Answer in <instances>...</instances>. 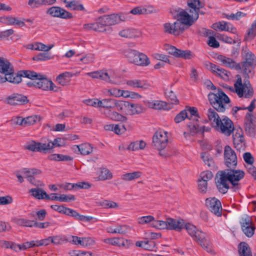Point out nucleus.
Wrapping results in <instances>:
<instances>
[{"label": "nucleus", "mask_w": 256, "mask_h": 256, "mask_svg": "<svg viewBox=\"0 0 256 256\" xmlns=\"http://www.w3.org/2000/svg\"><path fill=\"white\" fill-rule=\"evenodd\" d=\"M124 110H126V114L134 115L142 113L144 112V108L141 105L131 104L126 101Z\"/></svg>", "instance_id": "19"}, {"label": "nucleus", "mask_w": 256, "mask_h": 256, "mask_svg": "<svg viewBox=\"0 0 256 256\" xmlns=\"http://www.w3.org/2000/svg\"><path fill=\"white\" fill-rule=\"evenodd\" d=\"M123 54L130 62L136 65L146 66L150 64L148 58L145 54L136 50L127 48L124 50Z\"/></svg>", "instance_id": "8"}, {"label": "nucleus", "mask_w": 256, "mask_h": 256, "mask_svg": "<svg viewBox=\"0 0 256 256\" xmlns=\"http://www.w3.org/2000/svg\"><path fill=\"white\" fill-rule=\"evenodd\" d=\"M146 146V143L141 140L131 142L128 146V149L132 150H136L144 149Z\"/></svg>", "instance_id": "34"}, {"label": "nucleus", "mask_w": 256, "mask_h": 256, "mask_svg": "<svg viewBox=\"0 0 256 256\" xmlns=\"http://www.w3.org/2000/svg\"><path fill=\"white\" fill-rule=\"evenodd\" d=\"M241 54L243 60V61L241 62L242 66L240 63H236L232 58L222 55H219L217 58V60L220 62L225 66L237 70H240L242 66L244 78L248 79L250 76L252 77L254 76V68L256 66V57L246 48L242 49Z\"/></svg>", "instance_id": "3"}, {"label": "nucleus", "mask_w": 256, "mask_h": 256, "mask_svg": "<svg viewBox=\"0 0 256 256\" xmlns=\"http://www.w3.org/2000/svg\"><path fill=\"white\" fill-rule=\"evenodd\" d=\"M150 226L158 229L174 230L180 231L184 227L183 224L178 220L172 218H166V221L153 220Z\"/></svg>", "instance_id": "10"}, {"label": "nucleus", "mask_w": 256, "mask_h": 256, "mask_svg": "<svg viewBox=\"0 0 256 256\" xmlns=\"http://www.w3.org/2000/svg\"><path fill=\"white\" fill-rule=\"evenodd\" d=\"M76 199L74 195H66V194H60L59 196L60 202H68L70 201H74Z\"/></svg>", "instance_id": "53"}, {"label": "nucleus", "mask_w": 256, "mask_h": 256, "mask_svg": "<svg viewBox=\"0 0 256 256\" xmlns=\"http://www.w3.org/2000/svg\"><path fill=\"white\" fill-rule=\"evenodd\" d=\"M51 240L52 243L56 245L62 244L66 241L59 236H51Z\"/></svg>", "instance_id": "59"}, {"label": "nucleus", "mask_w": 256, "mask_h": 256, "mask_svg": "<svg viewBox=\"0 0 256 256\" xmlns=\"http://www.w3.org/2000/svg\"><path fill=\"white\" fill-rule=\"evenodd\" d=\"M208 98L213 108L219 112H224L226 109L224 104L230 102L228 96L221 88H218L216 94L210 92L208 94Z\"/></svg>", "instance_id": "6"}, {"label": "nucleus", "mask_w": 256, "mask_h": 256, "mask_svg": "<svg viewBox=\"0 0 256 256\" xmlns=\"http://www.w3.org/2000/svg\"><path fill=\"white\" fill-rule=\"evenodd\" d=\"M114 99L113 98H105L102 100H100L97 104H98V107H102L104 108H114Z\"/></svg>", "instance_id": "31"}, {"label": "nucleus", "mask_w": 256, "mask_h": 256, "mask_svg": "<svg viewBox=\"0 0 256 256\" xmlns=\"http://www.w3.org/2000/svg\"><path fill=\"white\" fill-rule=\"evenodd\" d=\"M100 205L105 208H116L118 207V204L112 201L104 200L100 203Z\"/></svg>", "instance_id": "50"}, {"label": "nucleus", "mask_w": 256, "mask_h": 256, "mask_svg": "<svg viewBox=\"0 0 256 256\" xmlns=\"http://www.w3.org/2000/svg\"><path fill=\"white\" fill-rule=\"evenodd\" d=\"M244 130L246 134L251 138L256 136V118L250 112H248L245 116Z\"/></svg>", "instance_id": "12"}, {"label": "nucleus", "mask_w": 256, "mask_h": 256, "mask_svg": "<svg viewBox=\"0 0 256 256\" xmlns=\"http://www.w3.org/2000/svg\"><path fill=\"white\" fill-rule=\"evenodd\" d=\"M108 232L112 234H125L127 232V228L126 226H118L116 228H108Z\"/></svg>", "instance_id": "43"}, {"label": "nucleus", "mask_w": 256, "mask_h": 256, "mask_svg": "<svg viewBox=\"0 0 256 256\" xmlns=\"http://www.w3.org/2000/svg\"><path fill=\"white\" fill-rule=\"evenodd\" d=\"M0 73L12 78L14 75V69L12 64L3 57H0Z\"/></svg>", "instance_id": "17"}, {"label": "nucleus", "mask_w": 256, "mask_h": 256, "mask_svg": "<svg viewBox=\"0 0 256 256\" xmlns=\"http://www.w3.org/2000/svg\"><path fill=\"white\" fill-rule=\"evenodd\" d=\"M67 8H70L74 10L82 11L84 10L85 8L82 4H79L78 1L72 0L66 5Z\"/></svg>", "instance_id": "33"}, {"label": "nucleus", "mask_w": 256, "mask_h": 256, "mask_svg": "<svg viewBox=\"0 0 256 256\" xmlns=\"http://www.w3.org/2000/svg\"><path fill=\"white\" fill-rule=\"evenodd\" d=\"M243 158L245 162L250 166H252L254 162V158L249 152H246L243 154Z\"/></svg>", "instance_id": "47"}, {"label": "nucleus", "mask_w": 256, "mask_h": 256, "mask_svg": "<svg viewBox=\"0 0 256 256\" xmlns=\"http://www.w3.org/2000/svg\"><path fill=\"white\" fill-rule=\"evenodd\" d=\"M28 102L26 96L18 94H13L8 96L5 100L7 104L11 106L24 104Z\"/></svg>", "instance_id": "16"}, {"label": "nucleus", "mask_w": 256, "mask_h": 256, "mask_svg": "<svg viewBox=\"0 0 256 256\" xmlns=\"http://www.w3.org/2000/svg\"><path fill=\"white\" fill-rule=\"evenodd\" d=\"M76 189H88L91 187V184L88 182H79L76 184H74Z\"/></svg>", "instance_id": "61"}, {"label": "nucleus", "mask_w": 256, "mask_h": 256, "mask_svg": "<svg viewBox=\"0 0 256 256\" xmlns=\"http://www.w3.org/2000/svg\"><path fill=\"white\" fill-rule=\"evenodd\" d=\"M186 118L190 120V122L187 124V126L192 135L197 134V132L200 131L198 119L190 118L188 115L186 110H182L176 116L174 120L176 123H179L184 120Z\"/></svg>", "instance_id": "11"}, {"label": "nucleus", "mask_w": 256, "mask_h": 256, "mask_svg": "<svg viewBox=\"0 0 256 256\" xmlns=\"http://www.w3.org/2000/svg\"><path fill=\"white\" fill-rule=\"evenodd\" d=\"M104 114L108 118L114 121L126 122L128 120V118L126 116L115 111L109 110L107 112H105Z\"/></svg>", "instance_id": "21"}, {"label": "nucleus", "mask_w": 256, "mask_h": 256, "mask_svg": "<svg viewBox=\"0 0 256 256\" xmlns=\"http://www.w3.org/2000/svg\"><path fill=\"white\" fill-rule=\"evenodd\" d=\"M236 78H237L236 82L234 84L235 91L240 98H242L244 96V88H242V78L239 74H237Z\"/></svg>", "instance_id": "27"}, {"label": "nucleus", "mask_w": 256, "mask_h": 256, "mask_svg": "<svg viewBox=\"0 0 256 256\" xmlns=\"http://www.w3.org/2000/svg\"><path fill=\"white\" fill-rule=\"evenodd\" d=\"M122 96L126 98H140L142 97L138 93L128 90H123Z\"/></svg>", "instance_id": "46"}, {"label": "nucleus", "mask_w": 256, "mask_h": 256, "mask_svg": "<svg viewBox=\"0 0 256 256\" xmlns=\"http://www.w3.org/2000/svg\"><path fill=\"white\" fill-rule=\"evenodd\" d=\"M242 220L241 227L242 232L246 236L251 238L254 234L256 228L252 225L250 218L246 216L244 218H243Z\"/></svg>", "instance_id": "18"}, {"label": "nucleus", "mask_w": 256, "mask_h": 256, "mask_svg": "<svg viewBox=\"0 0 256 256\" xmlns=\"http://www.w3.org/2000/svg\"><path fill=\"white\" fill-rule=\"evenodd\" d=\"M17 76L19 78L20 80H18L17 82H12L14 84H18L22 81V77L27 78L30 79H32V72L30 70H20L19 71L18 74H14V75L12 76V78L14 79H16L17 78Z\"/></svg>", "instance_id": "29"}, {"label": "nucleus", "mask_w": 256, "mask_h": 256, "mask_svg": "<svg viewBox=\"0 0 256 256\" xmlns=\"http://www.w3.org/2000/svg\"><path fill=\"white\" fill-rule=\"evenodd\" d=\"M238 252L240 256H252L250 248L246 242H241L238 244Z\"/></svg>", "instance_id": "22"}, {"label": "nucleus", "mask_w": 256, "mask_h": 256, "mask_svg": "<svg viewBox=\"0 0 256 256\" xmlns=\"http://www.w3.org/2000/svg\"><path fill=\"white\" fill-rule=\"evenodd\" d=\"M216 110L212 108L208 110L207 116L208 120H206V122L208 121L212 122V126L216 130L226 136H230L234 130L232 120L226 116L222 120Z\"/></svg>", "instance_id": "4"}, {"label": "nucleus", "mask_w": 256, "mask_h": 256, "mask_svg": "<svg viewBox=\"0 0 256 256\" xmlns=\"http://www.w3.org/2000/svg\"><path fill=\"white\" fill-rule=\"evenodd\" d=\"M206 205L208 209L218 216H222V204L216 198H207Z\"/></svg>", "instance_id": "14"}, {"label": "nucleus", "mask_w": 256, "mask_h": 256, "mask_svg": "<svg viewBox=\"0 0 256 256\" xmlns=\"http://www.w3.org/2000/svg\"><path fill=\"white\" fill-rule=\"evenodd\" d=\"M64 144V140L60 138H56L53 142L48 140L47 143L36 142L33 140V152L50 153L54 147H62Z\"/></svg>", "instance_id": "9"}, {"label": "nucleus", "mask_w": 256, "mask_h": 256, "mask_svg": "<svg viewBox=\"0 0 256 256\" xmlns=\"http://www.w3.org/2000/svg\"><path fill=\"white\" fill-rule=\"evenodd\" d=\"M256 100L254 99L250 102V105L248 107H240V106H236L237 110H248L250 112H252L256 108Z\"/></svg>", "instance_id": "56"}, {"label": "nucleus", "mask_w": 256, "mask_h": 256, "mask_svg": "<svg viewBox=\"0 0 256 256\" xmlns=\"http://www.w3.org/2000/svg\"><path fill=\"white\" fill-rule=\"evenodd\" d=\"M147 106L148 108H154L155 110H166L167 103L165 102L156 100L153 102H148Z\"/></svg>", "instance_id": "26"}, {"label": "nucleus", "mask_w": 256, "mask_h": 256, "mask_svg": "<svg viewBox=\"0 0 256 256\" xmlns=\"http://www.w3.org/2000/svg\"><path fill=\"white\" fill-rule=\"evenodd\" d=\"M52 58L48 52H43L38 53V54L33 56V60L35 61H46Z\"/></svg>", "instance_id": "35"}, {"label": "nucleus", "mask_w": 256, "mask_h": 256, "mask_svg": "<svg viewBox=\"0 0 256 256\" xmlns=\"http://www.w3.org/2000/svg\"><path fill=\"white\" fill-rule=\"evenodd\" d=\"M186 108H188L186 111L188 110L190 113V116H188L190 118H192V119H198V118H200L198 114V110L196 108L186 106Z\"/></svg>", "instance_id": "49"}, {"label": "nucleus", "mask_w": 256, "mask_h": 256, "mask_svg": "<svg viewBox=\"0 0 256 256\" xmlns=\"http://www.w3.org/2000/svg\"><path fill=\"white\" fill-rule=\"evenodd\" d=\"M200 35L203 36H216L214 32L212 30H208L205 28H202L200 31Z\"/></svg>", "instance_id": "60"}, {"label": "nucleus", "mask_w": 256, "mask_h": 256, "mask_svg": "<svg viewBox=\"0 0 256 256\" xmlns=\"http://www.w3.org/2000/svg\"><path fill=\"white\" fill-rule=\"evenodd\" d=\"M51 81L45 76L33 71V86L46 90Z\"/></svg>", "instance_id": "13"}, {"label": "nucleus", "mask_w": 256, "mask_h": 256, "mask_svg": "<svg viewBox=\"0 0 256 256\" xmlns=\"http://www.w3.org/2000/svg\"><path fill=\"white\" fill-rule=\"evenodd\" d=\"M201 180H204L208 182V181L212 179L213 174L210 171H206L201 173L200 174Z\"/></svg>", "instance_id": "52"}, {"label": "nucleus", "mask_w": 256, "mask_h": 256, "mask_svg": "<svg viewBox=\"0 0 256 256\" xmlns=\"http://www.w3.org/2000/svg\"><path fill=\"white\" fill-rule=\"evenodd\" d=\"M150 11L143 6H137L132 8L130 13L134 15L145 14L150 13Z\"/></svg>", "instance_id": "38"}, {"label": "nucleus", "mask_w": 256, "mask_h": 256, "mask_svg": "<svg viewBox=\"0 0 256 256\" xmlns=\"http://www.w3.org/2000/svg\"><path fill=\"white\" fill-rule=\"evenodd\" d=\"M126 104V101L114 100V108H116L118 111H122L123 109L124 110Z\"/></svg>", "instance_id": "51"}, {"label": "nucleus", "mask_w": 256, "mask_h": 256, "mask_svg": "<svg viewBox=\"0 0 256 256\" xmlns=\"http://www.w3.org/2000/svg\"><path fill=\"white\" fill-rule=\"evenodd\" d=\"M139 32L134 29L127 28L119 32V35L123 38H133L139 36Z\"/></svg>", "instance_id": "23"}, {"label": "nucleus", "mask_w": 256, "mask_h": 256, "mask_svg": "<svg viewBox=\"0 0 256 256\" xmlns=\"http://www.w3.org/2000/svg\"><path fill=\"white\" fill-rule=\"evenodd\" d=\"M112 176V174L107 168H101L100 174L98 178L100 180H110Z\"/></svg>", "instance_id": "37"}, {"label": "nucleus", "mask_w": 256, "mask_h": 256, "mask_svg": "<svg viewBox=\"0 0 256 256\" xmlns=\"http://www.w3.org/2000/svg\"><path fill=\"white\" fill-rule=\"evenodd\" d=\"M98 79L104 80L106 82H112L111 80V72H108V70H100Z\"/></svg>", "instance_id": "39"}, {"label": "nucleus", "mask_w": 256, "mask_h": 256, "mask_svg": "<svg viewBox=\"0 0 256 256\" xmlns=\"http://www.w3.org/2000/svg\"><path fill=\"white\" fill-rule=\"evenodd\" d=\"M126 84L128 86H132L134 88H138L142 89H148L150 86V84L146 81L140 80H128L126 82Z\"/></svg>", "instance_id": "24"}, {"label": "nucleus", "mask_w": 256, "mask_h": 256, "mask_svg": "<svg viewBox=\"0 0 256 256\" xmlns=\"http://www.w3.org/2000/svg\"><path fill=\"white\" fill-rule=\"evenodd\" d=\"M47 13L54 17L60 18L64 19H70L73 18L70 12L58 6H52L48 8Z\"/></svg>", "instance_id": "15"}, {"label": "nucleus", "mask_w": 256, "mask_h": 256, "mask_svg": "<svg viewBox=\"0 0 256 256\" xmlns=\"http://www.w3.org/2000/svg\"><path fill=\"white\" fill-rule=\"evenodd\" d=\"M102 20V22L104 23L106 27L107 26H110L112 25L116 24H117L116 18H118L116 14H115L104 15L102 16H100Z\"/></svg>", "instance_id": "25"}, {"label": "nucleus", "mask_w": 256, "mask_h": 256, "mask_svg": "<svg viewBox=\"0 0 256 256\" xmlns=\"http://www.w3.org/2000/svg\"><path fill=\"white\" fill-rule=\"evenodd\" d=\"M168 132L156 131L152 137V146L159 151V154L162 157L168 156L169 154L164 150L168 143Z\"/></svg>", "instance_id": "7"}, {"label": "nucleus", "mask_w": 256, "mask_h": 256, "mask_svg": "<svg viewBox=\"0 0 256 256\" xmlns=\"http://www.w3.org/2000/svg\"><path fill=\"white\" fill-rule=\"evenodd\" d=\"M94 243V241L91 238H82V246H92Z\"/></svg>", "instance_id": "63"}, {"label": "nucleus", "mask_w": 256, "mask_h": 256, "mask_svg": "<svg viewBox=\"0 0 256 256\" xmlns=\"http://www.w3.org/2000/svg\"><path fill=\"white\" fill-rule=\"evenodd\" d=\"M142 172L140 171L128 172L121 176V178L124 181L128 182L138 178L142 176Z\"/></svg>", "instance_id": "28"}, {"label": "nucleus", "mask_w": 256, "mask_h": 256, "mask_svg": "<svg viewBox=\"0 0 256 256\" xmlns=\"http://www.w3.org/2000/svg\"><path fill=\"white\" fill-rule=\"evenodd\" d=\"M208 44L209 46L214 48H218L220 46L219 42L214 36H209V40Z\"/></svg>", "instance_id": "58"}, {"label": "nucleus", "mask_w": 256, "mask_h": 256, "mask_svg": "<svg viewBox=\"0 0 256 256\" xmlns=\"http://www.w3.org/2000/svg\"><path fill=\"white\" fill-rule=\"evenodd\" d=\"M224 162L227 168L219 170L216 174L215 184L218 191L226 194L229 189L234 192L240 188L238 182L244 176V172L236 170L238 158L235 152L227 145L224 150Z\"/></svg>", "instance_id": "1"}, {"label": "nucleus", "mask_w": 256, "mask_h": 256, "mask_svg": "<svg viewBox=\"0 0 256 256\" xmlns=\"http://www.w3.org/2000/svg\"><path fill=\"white\" fill-rule=\"evenodd\" d=\"M12 222L16 224L24 226H32V222L30 220H26L24 218H14L12 219Z\"/></svg>", "instance_id": "40"}, {"label": "nucleus", "mask_w": 256, "mask_h": 256, "mask_svg": "<svg viewBox=\"0 0 256 256\" xmlns=\"http://www.w3.org/2000/svg\"><path fill=\"white\" fill-rule=\"evenodd\" d=\"M154 217L152 216H144L140 218L138 220V222L140 224H144L148 223H152Z\"/></svg>", "instance_id": "48"}, {"label": "nucleus", "mask_w": 256, "mask_h": 256, "mask_svg": "<svg viewBox=\"0 0 256 256\" xmlns=\"http://www.w3.org/2000/svg\"><path fill=\"white\" fill-rule=\"evenodd\" d=\"M46 214L47 212L46 210L44 209H42L36 212V220L42 221L44 220Z\"/></svg>", "instance_id": "57"}, {"label": "nucleus", "mask_w": 256, "mask_h": 256, "mask_svg": "<svg viewBox=\"0 0 256 256\" xmlns=\"http://www.w3.org/2000/svg\"><path fill=\"white\" fill-rule=\"evenodd\" d=\"M104 242L106 244H111L113 246H120L122 245L125 246V242L122 239H120L117 238H108L104 240Z\"/></svg>", "instance_id": "36"}, {"label": "nucleus", "mask_w": 256, "mask_h": 256, "mask_svg": "<svg viewBox=\"0 0 256 256\" xmlns=\"http://www.w3.org/2000/svg\"><path fill=\"white\" fill-rule=\"evenodd\" d=\"M52 243L51 236L40 240H33V248L41 246H47Z\"/></svg>", "instance_id": "44"}, {"label": "nucleus", "mask_w": 256, "mask_h": 256, "mask_svg": "<svg viewBox=\"0 0 256 256\" xmlns=\"http://www.w3.org/2000/svg\"><path fill=\"white\" fill-rule=\"evenodd\" d=\"M46 44L40 42H33V50L44 52Z\"/></svg>", "instance_id": "62"}, {"label": "nucleus", "mask_w": 256, "mask_h": 256, "mask_svg": "<svg viewBox=\"0 0 256 256\" xmlns=\"http://www.w3.org/2000/svg\"><path fill=\"white\" fill-rule=\"evenodd\" d=\"M78 150L82 155H87L92 153V148L89 144H84L80 146H75Z\"/></svg>", "instance_id": "32"}, {"label": "nucleus", "mask_w": 256, "mask_h": 256, "mask_svg": "<svg viewBox=\"0 0 256 256\" xmlns=\"http://www.w3.org/2000/svg\"><path fill=\"white\" fill-rule=\"evenodd\" d=\"M12 202V199L10 196H0V205H6L11 204Z\"/></svg>", "instance_id": "64"}, {"label": "nucleus", "mask_w": 256, "mask_h": 256, "mask_svg": "<svg viewBox=\"0 0 256 256\" xmlns=\"http://www.w3.org/2000/svg\"><path fill=\"white\" fill-rule=\"evenodd\" d=\"M165 94L168 98V100L172 104H176L179 103V100L173 91L170 90L168 92H165Z\"/></svg>", "instance_id": "41"}, {"label": "nucleus", "mask_w": 256, "mask_h": 256, "mask_svg": "<svg viewBox=\"0 0 256 256\" xmlns=\"http://www.w3.org/2000/svg\"><path fill=\"white\" fill-rule=\"evenodd\" d=\"M14 20H15V18L10 16L0 18V22L8 25H14Z\"/></svg>", "instance_id": "55"}, {"label": "nucleus", "mask_w": 256, "mask_h": 256, "mask_svg": "<svg viewBox=\"0 0 256 256\" xmlns=\"http://www.w3.org/2000/svg\"><path fill=\"white\" fill-rule=\"evenodd\" d=\"M208 182L204 180H198V189L200 192L205 194L207 191Z\"/></svg>", "instance_id": "54"}, {"label": "nucleus", "mask_w": 256, "mask_h": 256, "mask_svg": "<svg viewBox=\"0 0 256 256\" xmlns=\"http://www.w3.org/2000/svg\"><path fill=\"white\" fill-rule=\"evenodd\" d=\"M84 28L86 30H94L96 32H104L106 30V26L100 17L94 23L88 24L84 25Z\"/></svg>", "instance_id": "20"}, {"label": "nucleus", "mask_w": 256, "mask_h": 256, "mask_svg": "<svg viewBox=\"0 0 256 256\" xmlns=\"http://www.w3.org/2000/svg\"><path fill=\"white\" fill-rule=\"evenodd\" d=\"M33 197L38 200H46L48 194L42 188H33Z\"/></svg>", "instance_id": "30"}, {"label": "nucleus", "mask_w": 256, "mask_h": 256, "mask_svg": "<svg viewBox=\"0 0 256 256\" xmlns=\"http://www.w3.org/2000/svg\"><path fill=\"white\" fill-rule=\"evenodd\" d=\"M176 57L184 59H190L192 57V54L191 51L189 50H184L179 49Z\"/></svg>", "instance_id": "42"}, {"label": "nucleus", "mask_w": 256, "mask_h": 256, "mask_svg": "<svg viewBox=\"0 0 256 256\" xmlns=\"http://www.w3.org/2000/svg\"><path fill=\"white\" fill-rule=\"evenodd\" d=\"M20 172L24 176V178L30 183H32V172L30 169L23 168L20 170Z\"/></svg>", "instance_id": "45"}, {"label": "nucleus", "mask_w": 256, "mask_h": 256, "mask_svg": "<svg viewBox=\"0 0 256 256\" xmlns=\"http://www.w3.org/2000/svg\"><path fill=\"white\" fill-rule=\"evenodd\" d=\"M184 224L185 228L190 235L194 238V240L200 244V246L208 252H212L210 242L206 234L200 230H198L196 228L190 224H184V223L180 221Z\"/></svg>", "instance_id": "5"}, {"label": "nucleus", "mask_w": 256, "mask_h": 256, "mask_svg": "<svg viewBox=\"0 0 256 256\" xmlns=\"http://www.w3.org/2000/svg\"><path fill=\"white\" fill-rule=\"evenodd\" d=\"M187 3L188 8L186 10L190 14L180 8H172L170 12L176 20L174 24H164L165 32L176 36H179L196 21L199 14H204V12L200 10V8L204 6V4L200 0H188Z\"/></svg>", "instance_id": "2"}]
</instances>
